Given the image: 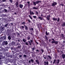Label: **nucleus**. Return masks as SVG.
<instances>
[{"label": "nucleus", "instance_id": "nucleus-31", "mask_svg": "<svg viewBox=\"0 0 65 65\" xmlns=\"http://www.w3.org/2000/svg\"><path fill=\"white\" fill-rule=\"evenodd\" d=\"M25 44L26 45H29V43L28 42H25Z\"/></svg>", "mask_w": 65, "mask_h": 65}, {"label": "nucleus", "instance_id": "nucleus-59", "mask_svg": "<svg viewBox=\"0 0 65 65\" xmlns=\"http://www.w3.org/2000/svg\"><path fill=\"white\" fill-rule=\"evenodd\" d=\"M13 56L12 55H10V57L11 58H12Z\"/></svg>", "mask_w": 65, "mask_h": 65}, {"label": "nucleus", "instance_id": "nucleus-58", "mask_svg": "<svg viewBox=\"0 0 65 65\" xmlns=\"http://www.w3.org/2000/svg\"><path fill=\"white\" fill-rule=\"evenodd\" d=\"M57 52H58V53H60V51H59V50H57Z\"/></svg>", "mask_w": 65, "mask_h": 65}, {"label": "nucleus", "instance_id": "nucleus-50", "mask_svg": "<svg viewBox=\"0 0 65 65\" xmlns=\"http://www.w3.org/2000/svg\"><path fill=\"white\" fill-rule=\"evenodd\" d=\"M60 6H64V5L63 4H60Z\"/></svg>", "mask_w": 65, "mask_h": 65}, {"label": "nucleus", "instance_id": "nucleus-39", "mask_svg": "<svg viewBox=\"0 0 65 65\" xmlns=\"http://www.w3.org/2000/svg\"><path fill=\"white\" fill-rule=\"evenodd\" d=\"M30 33L31 34V35H33V32L32 31H30Z\"/></svg>", "mask_w": 65, "mask_h": 65}, {"label": "nucleus", "instance_id": "nucleus-42", "mask_svg": "<svg viewBox=\"0 0 65 65\" xmlns=\"http://www.w3.org/2000/svg\"><path fill=\"white\" fill-rule=\"evenodd\" d=\"M48 57L49 58H50V59H51V56H50V55H48Z\"/></svg>", "mask_w": 65, "mask_h": 65}, {"label": "nucleus", "instance_id": "nucleus-46", "mask_svg": "<svg viewBox=\"0 0 65 65\" xmlns=\"http://www.w3.org/2000/svg\"><path fill=\"white\" fill-rule=\"evenodd\" d=\"M4 10L5 12H7V10L5 9H4Z\"/></svg>", "mask_w": 65, "mask_h": 65}, {"label": "nucleus", "instance_id": "nucleus-41", "mask_svg": "<svg viewBox=\"0 0 65 65\" xmlns=\"http://www.w3.org/2000/svg\"><path fill=\"white\" fill-rule=\"evenodd\" d=\"M36 15H38V12L37 11H36Z\"/></svg>", "mask_w": 65, "mask_h": 65}, {"label": "nucleus", "instance_id": "nucleus-1", "mask_svg": "<svg viewBox=\"0 0 65 65\" xmlns=\"http://www.w3.org/2000/svg\"><path fill=\"white\" fill-rule=\"evenodd\" d=\"M51 40H52L53 41H52V42H51L52 43V44H53V43H54V44H57L58 43V41H55V40L54 39L52 38Z\"/></svg>", "mask_w": 65, "mask_h": 65}, {"label": "nucleus", "instance_id": "nucleus-15", "mask_svg": "<svg viewBox=\"0 0 65 65\" xmlns=\"http://www.w3.org/2000/svg\"><path fill=\"white\" fill-rule=\"evenodd\" d=\"M62 27H65V22H64L61 25Z\"/></svg>", "mask_w": 65, "mask_h": 65}, {"label": "nucleus", "instance_id": "nucleus-3", "mask_svg": "<svg viewBox=\"0 0 65 65\" xmlns=\"http://www.w3.org/2000/svg\"><path fill=\"white\" fill-rule=\"evenodd\" d=\"M30 41H28V42L29 43V44L30 45H31L32 43L33 42V40H30Z\"/></svg>", "mask_w": 65, "mask_h": 65}, {"label": "nucleus", "instance_id": "nucleus-63", "mask_svg": "<svg viewBox=\"0 0 65 65\" xmlns=\"http://www.w3.org/2000/svg\"><path fill=\"white\" fill-rule=\"evenodd\" d=\"M36 52H39V50H36Z\"/></svg>", "mask_w": 65, "mask_h": 65}, {"label": "nucleus", "instance_id": "nucleus-23", "mask_svg": "<svg viewBox=\"0 0 65 65\" xmlns=\"http://www.w3.org/2000/svg\"><path fill=\"white\" fill-rule=\"evenodd\" d=\"M27 40H30V38H31L30 37L28 36L27 37Z\"/></svg>", "mask_w": 65, "mask_h": 65}, {"label": "nucleus", "instance_id": "nucleus-6", "mask_svg": "<svg viewBox=\"0 0 65 65\" xmlns=\"http://www.w3.org/2000/svg\"><path fill=\"white\" fill-rule=\"evenodd\" d=\"M15 5L17 7H19V2H17L15 3Z\"/></svg>", "mask_w": 65, "mask_h": 65}, {"label": "nucleus", "instance_id": "nucleus-62", "mask_svg": "<svg viewBox=\"0 0 65 65\" xmlns=\"http://www.w3.org/2000/svg\"><path fill=\"white\" fill-rule=\"evenodd\" d=\"M2 1L3 2H5V1H6V0H3Z\"/></svg>", "mask_w": 65, "mask_h": 65}, {"label": "nucleus", "instance_id": "nucleus-40", "mask_svg": "<svg viewBox=\"0 0 65 65\" xmlns=\"http://www.w3.org/2000/svg\"><path fill=\"white\" fill-rule=\"evenodd\" d=\"M59 21H60V18H58V20H57V22H59Z\"/></svg>", "mask_w": 65, "mask_h": 65}, {"label": "nucleus", "instance_id": "nucleus-5", "mask_svg": "<svg viewBox=\"0 0 65 65\" xmlns=\"http://www.w3.org/2000/svg\"><path fill=\"white\" fill-rule=\"evenodd\" d=\"M44 65H48V61H44Z\"/></svg>", "mask_w": 65, "mask_h": 65}, {"label": "nucleus", "instance_id": "nucleus-32", "mask_svg": "<svg viewBox=\"0 0 65 65\" xmlns=\"http://www.w3.org/2000/svg\"><path fill=\"white\" fill-rule=\"evenodd\" d=\"M34 29L33 28H30V31H33Z\"/></svg>", "mask_w": 65, "mask_h": 65}, {"label": "nucleus", "instance_id": "nucleus-2", "mask_svg": "<svg viewBox=\"0 0 65 65\" xmlns=\"http://www.w3.org/2000/svg\"><path fill=\"white\" fill-rule=\"evenodd\" d=\"M3 45H6L8 44V43L7 41H4L3 43Z\"/></svg>", "mask_w": 65, "mask_h": 65}, {"label": "nucleus", "instance_id": "nucleus-19", "mask_svg": "<svg viewBox=\"0 0 65 65\" xmlns=\"http://www.w3.org/2000/svg\"><path fill=\"white\" fill-rule=\"evenodd\" d=\"M10 30L8 29L7 30V32L8 33H10Z\"/></svg>", "mask_w": 65, "mask_h": 65}, {"label": "nucleus", "instance_id": "nucleus-51", "mask_svg": "<svg viewBox=\"0 0 65 65\" xmlns=\"http://www.w3.org/2000/svg\"><path fill=\"white\" fill-rule=\"evenodd\" d=\"M6 19L5 18V19H4V18H2V20H3V21H4V20H5H5H6Z\"/></svg>", "mask_w": 65, "mask_h": 65}, {"label": "nucleus", "instance_id": "nucleus-4", "mask_svg": "<svg viewBox=\"0 0 65 65\" xmlns=\"http://www.w3.org/2000/svg\"><path fill=\"white\" fill-rule=\"evenodd\" d=\"M51 17H50V15H49L48 16H47L46 18V20H48V21H50V18Z\"/></svg>", "mask_w": 65, "mask_h": 65}, {"label": "nucleus", "instance_id": "nucleus-30", "mask_svg": "<svg viewBox=\"0 0 65 65\" xmlns=\"http://www.w3.org/2000/svg\"><path fill=\"white\" fill-rule=\"evenodd\" d=\"M33 5H36V3L35 2H33Z\"/></svg>", "mask_w": 65, "mask_h": 65}, {"label": "nucleus", "instance_id": "nucleus-38", "mask_svg": "<svg viewBox=\"0 0 65 65\" xmlns=\"http://www.w3.org/2000/svg\"><path fill=\"white\" fill-rule=\"evenodd\" d=\"M58 56V55L57 54H55V58H57V56Z\"/></svg>", "mask_w": 65, "mask_h": 65}, {"label": "nucleus", "instance_id": "nucleus-53", "mask_svg": "<svg viewBox=\"0 0 65 65\" xmlns=\"http://www.w3.org/2000/svg\"><path fill=\"white\" fill-rule=\"evenodd\" d=\"M9 1L11 3H12V0H9Z\"/></svg>", "mask_w": 65, "mask_h": 65}, {"label": "nucleus", "instance_id": "nucleus-28", "mask_svg": "<svg viewBox=\"0 0 65 65\" xmlns=\"http://www.w3.org/2000/svg\"><path fill=\"white\" fill-rule=\"evenodd\" d=\"M41 51L42 52L41 54H42L43 53H44V50H43V49H41Z\"/></svg>", "mask_w": 65, "mask_h": 65}, {"label": "nucleus", "instance_id": "nucleus-16", "mask_svg": "<svg viewBox=\"0 0 65 65\" xmlns=\"http://www.w3.org/2000/svg\"><path fill=\"white\" fill-rule=\"evenodd\" d=\"M8 40H11V37H10V36H9L8 37Z\"/></svg>", "mask_w": 65, "mask_h": 65}, {"label": "nucleus", "instance_id": "nucleus-52", "mask_svg": "<svg viewBox=\"0 0 65 65\" xmlns=\"http://www.w3.org/2000/svg\"><path fill=\"white\" fill-rule=\"evenodd\" d=\"M33 17L34 18H36V16H34Z\"/></svg>", "mask_w": 65, "mask_h": 65}, {"label": "nucleus", "instance_id": "nucleus-24", "mask_svg": "<svg viewBox=\"0 0 65 65\" xmlns=\"http://www.w3.org/2000/svg\"><path fill=\"white\" fill-rule=\"evenodd\" d=\"M26 24V22H22L21 24L22 25H25Z\"/></svg>", "mask_w": 65, "mask_h": 65}, {"label": "nucleus", "instance_id": "nucleus-12", "mask_svg": "<svg viewBox=\"0 0 65 65\" xmlns=\"http://www.w3.org/2000/svg\"><path fill=\"white\" fill-rule=\"evenodd\" d=\"M30 15H32H32H33L34 14V12H31V11L30 10Z\"/></svg>", "mask_w": 65, "mask_h": 65}, {"label": "nucleus", "instance_id": "nucleus-8", "mask_svg": "<svg viewBox=\"0 0 65 65\" xmlns=\"http://www.w3.org/2000/svg\"><path fill=\"white\" fill-rule=\"evenodd\" d=\"M61 37H62V38L63 39H65V35H64L63 34H61Z\"/></svg>", "mask_w": 65, "mask_h": 65}, {"label": "nucleus", "instance_id": "nucleus-10", "mask_svg": "<svg viewBox=\"0 0 65 65\" xmlns=\"http://www.w3.org/2000/svg\"><path fill=\"white\" fill-rule=\"evenodd\" d=\"M36 4H38L39 3H41V1H38L35 2Z\"/></svg>", "mask_w": 65, "mask_h": 65}, {"label": "nucleus", "instance_id": "nucleus-55", "mask_svg": "<svg viewBox=\"0 0 65 65\" xmlns=\"http://www.w3.org/2000/svg\"><path fill=\"white\" fill-rule=\"evenodd\" d=\"M16 56H18V55H19V53H16Z\"/></svg>", "mask_w": 65, "mask_h": 65}, {"label": "nucleus", "instance_id": "nucleus-27", "mask_svg": "<svg viewBox=\"0 0 65 65\" xmlns=\"http://www.w3.org/2000/svg\"><path fill=\"white\" fill-rule=\"evenodd\" d=\"M22 41H23L24 42H25V43H26V40L25 39H23L22 40Z\"/></svg>", "mask_w": 65, "mask_h": 65}, {"label": "nucleus", "instance_id": "nucleus-45", "mask_svg": "<svg viewBox=\"0 0 65 65\" xmlns=\"http://www.w3.org/2000/svg\"><path fill=\"white\" fill-rule=\"evenodd\" d=\"M16 45H20V43H17Z\"/></svg>", "mask_w": 65, "mask_h": 65}, {"label": "nucleus", "instance_id": "nucleus-49", "mask_svg": "<svg viewBox=\"0 0 65 65\" xmlns=\"http://www.w3.org/2000/svg\"><path fill=\"white\" fill-rule=\"evenodd\" d=\"M7 25H8V24H6L5 25V27H7Z\"/></svg>", "mask_w": 65, "mask_h": 65}, {"label": "nucleus", "instance_id": "nucleus-47", "mask_svg": "<svg viewBox=\"0 0 65 65\" xmlns=\"http://www.w3.org/2000/svg\"><path fill=\"white\" fill-rule=\"evenodd\" d=\"M27 21H28V22H29V23H30V22H31V21H30V20H27Z\"/></svg>", "mask_w": 65, "mask_h": 65}, {"label": "nucleus", "instance_id": "nucleus-29", "mask_svg": "<svg viewBox=\"0 0 65 65\" xmlns=\"http://www.w3.org/2000/svg\"><path fill=\"white\" fill-rule=\"evenodd\" d=\"M14 44H15V43H14V42H12L11 43V45H14Z\"/></svg>", "mask_w": 65, "mask_h": 65}, {"label": "nucleus", "instance_id": "nucleus-7", "mask_svg": "<svg viewBox=\"0 0 65 65\" xmlns=\"http://www.w3.org/2000/svg\"><path fill=\"white\" fill-rule=\"evenodd\" d=\"M57 4V3L56 2H54L52 4V6H53V7H55V5H56Z\"/></svg>", "mask_w": 65, "mask_h": 65}, {"label": "nucleus", "instance_id": "nucleus-22", "mask_svg": "<svg viewBox=\"0 0 65 65\" xmlns=\"http://www.w3.org/2000/svg\"><path fill=\"white\" fill-rule=\"evenodd\" d=\"M36 62L38 64H39V62L38 60L37 59V60H36Z\"/></svg>", "mask_w": 65, "mask_h": 65}, {"label": "nucleus", "instance_id": "nucleus-54", "mask_svg": "<svg viewBox=\"0 0 65 65\" xmlns=\"http://www.w3.org/2000/svg\"><path fill=\"white\" fill-rule=\"evenodd\" d=\"M35 42L37 44V45H38V44H39V43H38V42H37V41H36Z\"/></svg>", "mask_w": 65, "mask_h": 65}, {"label": "nucleus", "instance_id": "nucleus-64", "mask_svg": "<svg viewBox=\"0 0 65 65\" xmlns=\"http://www.w3.org/2000/svg\"><path fill=\"white\" fill-rule=\"evenodd\" d=\"M1 28H2V29H4V27H2Z\"/></svg>", "mask_w": 65, "mask_h": 65}, {"label": "nucleus", "instance_id": "nucleus-11", "mask_svg": "<svg viewBox=\"0 0 65 65\" xmlns=\"http://www.w3.org/2000/svg\"><path fill=\"white\" fill-rule=\"evenodd\" d=\"M58 19L57 18H53V21H56L57 20V19Z\"/></svg>", "mask_w": 65, "mask_h": 65}, {"label": "nucleus", "instance_id": "nucleus-20", "mask_svg": "<svg viewBox=\"0 0 65 65\" xmlns=\"http://www.w3.org/2000/svg\"><path fill=\"white\" fill-rule=\"evenodd\" d=\"M33 9H38V8L34 7L32 8Z\"/></svg>", "mask_w": 65, "mask_h": 65}, {"label": "nucleus", "instance_id": "nucleus-56", "mask_svg": "<svg viewBox=\"0 0 65 65\" xmlns=\"http://www.w3.org/2000/svg\"><path fill=\"white\" fill-rule=\"evenodd\" d=\"M22 29H23L24 28V26H22Z\"/></svg>", "mask_w": 65, "mask_h": 65}, {"label": "nucleus", "instance_id": "nucleus-48", "mask_svg": "<svg viewBox=\"0 0 65 65\" xmlns=\"http://www.w3.org/2000/svg\"><path fill=\"white\" fill-rule=\"evenodd\" d=\"M38 25L39 26H41L42 25V24H41V23H39V24H38Z\"/></svg>", "mask_w": 65, "mask_h": 65}, {"label": "nucleus", "instance_id": "nucleus-26", "mask_svg": "<svg viewBox=\"0 0 65 65\" xmlns=\"http://www.w3.org/2000/svg\"><path fill=\"white\" fill-rule=\"evenodd\" d=\"M60 62V60L59 59H58L57 60V64H59V62Z\"/></svg>", "mask_w": 65, "mask_h": 65}, {"label": "nucleus", "instance_id": "nucleus-37", "mask_svg": "<svg viewBox=\"0 0 65 65\" xmlns=\"http://www.w3.org/2000/svg\"><path fill=\"white\" fill-rule=\"evenodd\" d=\"M28 17H29V18H30L31 20H32V18L31 17L30 15H28Z\"/></svg>", "mask_w": 65, "mask_h": 65}, {"label": "nucleus", "instance_id": "nucleus-61", "mask_svg": "<svg viewBox=\"0 0 65 65\" xmlns=\"http://www.w3.org/2000/svg\"><path fill=\"white\" fill-rule=\"evenodd\" d=\"M1 6H4V4H3L1 5Z\"/></svg>", "mask_w": 65, "mask_h": 65}, {"label": "nucleus", "instance_id": "nucleus-13", "mask_svg": "<svg viewBox=\"0 0 65 65\" xmlns=\"http://www.w3.org/2000/svg\"><path fill=\"white\" fill-rule=\"evenodd\" d=\"M38 18L41 21H42V20H43V19H42V18L41 17H39Z\"/></svg>", "mask_w": 65, "mask_h": 65}, {"label": "nucleus", "instance_id": "nucleus-14", "mask_svg": "<svg viewBox=\"0 0 65 65\" xmlns=\"http://www.w3.org/2000/svg\"><path fill=\"white\" fill-rule=\"evenodd\" d=\"M62 58L64 59L65 58V55L64 54H62Z\"/></svg>", "mask_w": 65, "mask_h": 65}, {"label": "nucleus", "instance_id": "nucleus-43", "mask_svg": "<svg viewBox=\"0 0 65 65\" xmlns=\"http://www.w3.org/2000/svg\"><path fill=\"white\" fill-rule=\"evenodd\" d=\"M32 57H34V55H33L34 53H32Z\"/></svg>", "mask_w": 65, "mask_h": 65}, {"label": "nucleus", "instance_id": "nucleus-34", "mask_svg": "<svg viewBox=\"0 0 65 65\" xmlns=\"http://www.w3.org/2000/svg\"><path fill=\"white\" fill-rule=\"evenodd\" d=\"M45 34H46V36H48V33H47V31H46V32Z\"/></svg>", "mask_w": 65, "mask_h": 65}, {"label": "nucleus", "instance_id": "nucleus-33", "mask_svg": "<svg viewBox=\"0 0 65 65\" xmlns=\"http://www.w3.org/2000/svg\"><path fill=\"white\" fill-rule=\"evenodd\" d=\"M32 50L33 52H34V50H35V48L34 47H32Z\"/></svg>", "mask_w": 65, "mask_h": 65}, {"label": "nucleus", "instance_id": "nucleus-21", "mask_svg": "<svg viewBox=\"0 0 65 65\" xmlns=\"http://www.w3.org/2000/svg\"><path fill=\"white\" fill-rule=\"evenodd\" d=\"M30 61L32 63H34V60L33 59H30Z\"/></svg>", "mask_w": 65, "mask_h": 65}, {"label": "nucleus", "instance_id": "nucleus-25", "mask_svg": "<svg viewBox=\"0 0 65 65\" xmlns=\"http://www.w3.org/2000/svg\"><path fill=\"white\" fill-rule=\"evenodd\" d=\"M25 30H28V27H27V26H25Z\"/></svg>", "mask_w": 65, "mask_h": 65}, {"label": "nucleus", "instance_id": "nucleus-17", "mask_svg": "<svg viewBox=\"0 0 65 65\" xmlns=\"http://www.w3.org/2000/svg\"><path fill=\"white\" fill-rule=\"evenodd\" d=\"M2 39L3 40H6V37L3 36L2 38Z\"/></svg>", "mask_w": 65, "mask_h": 65}, {"label": "nucleus", "instance_id": "nucleus-18", "mask_svg": "<svg viewBox=\"0 0 65 65\" xmlns=\"http://www.w3.org/2000/svg\"><path fill=\"white\" fill-rule=\"evenodd\" d=\"M45 39H46V40L47 41L48 40V38H47V36L46 35H45Z\"/></svg>", "mask_w": 65, "mask_h": 65}, {"label": "nucleus", "instance_id": "nucleus-57", "mask_svg": "<svg viewBox=\"0 0 65 65\" xmlns=\"http://www.w3.org/2000/svg\"><path fill=\"white\" fill-rule=\"evenodd\" d=\"M19 58H21L22 57V55H19Z\"/></svg>", "mask_w": 65, "mask_h": 65}, {"label": "nucleus", "instance_id": "nucleus-35", "mask_svg": "<svg viewBox=\"0 0 65 65\" xmlns=\"http://www.w3.org/2000/svg\"><path fill=\"white\" fill-rule=\"evenodd\" d=\"M36 34L37 35L38 34V31L37 30L36 31Z\"/></svg>", "mask_w": 65, "mask_h": 65}, {"label": "nucleus", "instance_id": "nucleus-9", "mask_svg": "<svg viewBox=\"0 0 65 65\" xmlns=\"http://www.w3.org/2000/svg\"><path fill=\"white\" fill-rule=\"evenodd\" d=\"M19 7L20 8L22 9V7H23V5H22L21 4H20L19 5Z\"/></svg>", "mask_w": 65, "mask_h": 65}, {"label": "nucleus", "instance_id": "nucleus-44", "mask_svg": "<svg viewBox=\"0 0 65 65\" xmlns=\"http://www.w3.org/2000/svg\"><path fill=\"white\" fill-rule=\"evenodd\" d=\"M23 56L25 58H26V57H27V55H24Z\"/></svg>", "mask_w": 65, "mask_h": 65}, {"label": "nucleus", "instance_id": "nucleus-36", "mask_svg": "<svg viewBox=\"0 0 65 65\" xmlns=\"http://www.w3.org/2000/svg\"><path fill=\"white\" fill-rule=\"evenodd\" d=\"M56 60L55 59H54L53 64H55V62H56Z\"/></svg>", "mask_w": 65, "mask_h": 65}, {"label": "nucleus", "instance_id": "nucleus-60", "mask_svg": "<svg viewBox=\"0 0 65 65\" xmlns=\"http://www.w3.org/2000/svg\"><path fill=\"white\" fill-rule=\"evenodd\" d=\"M65 43V41H63V43Z\"/></svg>", "mask_w": 65, "mask_h": 65}]
</instances>
